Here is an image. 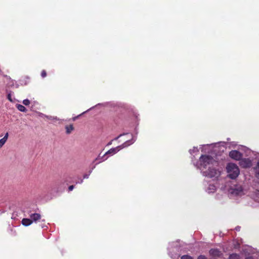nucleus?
Returning a JSON list of instances; mask_svg holds the SVG:
<instances>
[{
    "instance_id": "obj_22",
    "label": "nucleus",
    "mask_w": 259,
    "mask_h": 259,
    "mask_svg": "<svg viewBox=\"0 0 259 259\" xmlns=\"http://www.w3.org/2000/svg\"><path fill=\"white\" fill-rule=\"evenodd\" d=\"M122 136V135H120L119 136H118L117 137L115 138L114 140H117L120 137H121Z\"/></svg>"
},
{
    "instance_id": "obj_23",
    "label": "nucleus",
    "mask_w": 259,
    "mask_h": 259,
    "mask_svg": "<svg viewBox=\"0 0 259 259\" xmlns=\"http://www.w3.org/2000/svg\"><path fill=\"white\" fill-rule=\"evenodd\" d=\"M83 178L85 179V178H88V176L87 175H84L83 176Z\"/></svg>"
},
{
    "instance_id": "obj_16",
    "label": "nucleus",
    "mask_w": 259,
    "mask_h": 259,
    "mask_svg": "<svg viewBox=\"0 0 259 259\" xmlns=\"http://www.w3.org/2000/svg\"><path fill=\"white\" fill-rule=\"evenodd\" d=\"M23 104L25 106H28L30 104V101L28 99H25L23 101Z\"/></svg>"
},
{
    "instance_id": "obj_17",
    "label": "nucleus",
    "mask_w": 259,
    "mask_h": 259,
    "mask_svg": "<svg viewBox=\"0 0 259 259\" xmlns=\"http://www.w3.org/2000/svg\"><path fill=\"white\" fill-rule=\"evenodd\" d=\"M7 98L11 102H13V100L12 99V97H11V93H9L8 94V96H7Z\"/></svg>"
},
{
    "instance_id": "obj_18",
    "label": "nucleus",
    "mask_w": 259,
    "mask_h": 259,
    "mask_svg": "<svg viewBox=\"0 0 259 259\" xmlns=\"http://www.w3.org/2000/svg\"><path fill=\"white\" fill-rule=\"evenodd\" d=\"M197 259H207L204 255H200L198 257Z\"/></svg>"
},
{
    "instance_id": "obj_3",
    "label": "nucleus",
    "mask_w": 259,
    "mask_h": 259,
    "mask_svg": "<svg viewBox=\"0 0 259 259\" xmlns=\"http://www.w3.org/2000/svg\"><path fill=\"white\" fill-rule=\"evenodd\" d=\"M132 142L130 140H127L123 143L122 145L118 146L115 148H111L107 152H106L103 155V157H105L106 155L108 154H115L120 150L122 149L123 148L126 147L132 144Z\"/></svg>"
},
{
    "instance_id": "obj_20",
    "label": "nucleus",
    "mask_w": 259,
    "mask_h": 259,
    "mask_svg": "<svg viewBox=\"0 0 259 259\" xmlns=\"http://www.w3.org/2000/svg\"><path fill=\"white\" fill-rule=\"evenodd\" d=\"M74 188V186L73 185H71L69 187H68V190L69 191H72Z\"/></svg>"
},
{
    "instance_id": "obj_24",
    "label": "nucleus",
    "mask_w": 259,
    "mask_h": 259,
    "mask_svg": "<svg viewBox=\"0 0 259 259\" xmlns=\"http://www.w3.org/2000/svg\"><path fill=\"white\" fill-rule=\"evenodd\" d=\"M112 141H111L110 142H109L108 144V145H111L112 144Z\"/></svg>"
},
{
    "instance_id": "obj_7",
    "label": "nucleus",
    "mask_w": 259,
    "mask_h": 259,
    "mask_svg": "<svg viewBox=\"0 0 259 259\" xmlns=\"http://www.w3.org/2000/svg\"><path fill=\"white\" fill-rule=\"evenodd\" d=\"M31 220H32V222H36L38 220H39L41 219V215L39 213H34L31 214L30 215Z\"/></svg>"
},
{
    "instance_id": "obj_9",
    "label": "nucleus",
    "mask_w": 259,
    "mask_h": 259,
    "mask_svg": "<svg viewBox=\"0 0 259 259\" xmlns=\"http://www.w3.org/2000/svg\"><path fill=\"white\" fill-rule=\"evenodd\" d=\"M9 134L7 133L4 138L0 139V147H2L6 142L8 138Z\"/></svg>"
},
{
    "instance_id": "obj_1",
    "label": "nucleus",
    "mask_w": 259,
    "mask_h": 259,
    "mask_svg": "<svg viewBox=\"0 0 259 259\" xmlns=\"http://www.w3.org/2000/svg\"><path fill=\"white\" fill-rule=\"evenodd\" d=\"M228 177L231 179H236L239 175L240 171L238 167L234 163H228L226 167Z\"/></svg>"
},
{
    "instance_id": "obj_25",
    "label": "nucleus",
    "mask_w": 259,
    "mask_h": 259,
    "mask_svg": "<svg viewBox=\"0 0 259 259\" xmlns=\"http://www.w3.org/2000/svg\"><path fill=\"white\" fill-rule=\"evenodd\" d=\"M107 159V157H106V158H105L103 160V161H104V160H106V159Z\"/></svg>"
},
{
    "instance_id": "obj_21",
    "label": "nucleus",
    "mask_w": 259,
    "mask_h": 259,
    "mask_svg": "<svg viewBox=\"0 0 259 259\" xmlns=\"http://www.w3.org/2000/svg\"><path fill=\"white\" fill-rule=\"evenodd\" d=\"M78 116L73 117V118H72V120H73V121H75V120L78 118Z\"/></svg>"
},
{
    "instance_id": "obj_5",
    "label": "nucleus",
    "mask_w": 259,
    "mask_h": 259,
    "mask_svg": "<svg viewBox=\"0 0 259 259\" xmlns=\"http://www.w3.org/2000/svg\"><path fill=\"white\" fill-rule=\"evenodd\" d=\"M229 156L236 160H239L242 157V154L237 150H232L229 153Z\"/></svg>"
},
{
    "instance_id": "obj_13",
    "label": "nucleus",
    "mask_w": 259,
    "mask_h": 259,
    "mask_svg": "<svg viewBox=\"0 0 259 259\" xmlns=\"http://www.w3.org/2000/svg\"><path fill=\"white\" fill-rule=\"evenodd\" d=\"M255 171L256 174L259 176V160H258L257 165L255 168Z\"/></svg>"
},
{
    "instance_id": "obj_4",
    "label": "nucleus",
    "mask_w": 259,
    "mask_h": 259,
    "mask_svg": "<svg viewBox=\"0 0 259 259\" xmlns=\"http://www.w3.org/2000/svg\"><path fill=\"white\" fill-rule=\"evenodd\" d=\"M204 174L206 177L210 178H217L220 175V171L215 168L209 167Z\"/></svg>"
},
{
    "instance_id": "obj_2",
    "label": "nucleus",
    "mask_w": 259,
    "mask_h": 259,
    "mask_svg": "<svg viewBox=\"0 0 259 259\" xmlns=\"http://www.w3.org/2000/svg\"><path fill=\"white\" fill-rule=\"evenodd\" d=\"M200 165L204 168H206L208 165L216 162L214 159L209 155H202L199 159Z\"/></svg>"
},
{
    "instance_id": "obj_11",
    "label": "nucleus",
    "mask_w": 259,
    "mask_h": 259,
    "mask_svg": "<svg viewBox=\"0 0 259 259\" xmlns=\"http://www.w3.org/2000/svg\"><path fill=\"white\" fill-rule=\"evenodd\" d=\"M65 128L66 130V132L67 134H70L71 132L74 130V127L72 124L66 126Z\"/></svg>"
},
{
    "instance_id": "obj_8",
    "label": "nucleus",
    "mask_w": 259,
    "mask_h": 259,
    "mask_svg": "<svg viewBox=\"0 0 259 259\" xmlns=\"http://www.w3.org/2000/svg\"><path fill=\"white\" fill-rule=\"evenodd\" d=\"M22 224L24 226H28L32 223V221L31 219L24 218L21 221Z\"/></svg>"
},
{
    "instance_id": "obj_15",
    "label": "nucleus",
    "mask_w": 259,
    "mask_h": 259,
    "mask_svg": "<svg viewBox=\"0 0 259 259\" xmlns=\"http://www.w3.org/2000/svg\"><path fill=\"white\" fill-rule=\"evenodd\" d=\"M47 72L45 70H43L41 71V76L42 77V78H45L47 76Z\"/></svg>"
},
{
    "instance_id": "obj_10",
    "label": "nucleus",
    "mask_w": 259,
    "mask_h": 259,
    "mask_svg": "<svg viewBox=\"0 0 259 259\" xmlns=\"http://www.w3.org/2000/svg\"><path fill=\"white\" fill-rule=\"evenodd\" d=\"M16 107H17V108L18 109V110H19L20 111L23 112H26L27 111L26 108L22 105L17 104L16 105Z\"/></svg>"
},
{
    "instance_id": "obj_6",
    "label": "nucleus",
    "mask_w": 259,
    "mask_h": 259,
    "mask_svg": "<svg viewBox=\"0 0 259 259\" xmlns=\"http://www.w3.org/2000/svg\"><path fill=\"white\" fill-rule=\"evenodd\" d=\"M209 253L212 256L217 257H220L222 254L221 251L218 249H211L209 250Z\"/></svg>"
},
{
    "instance_id": "obj_19",
    "label": "nucleus",
    "mask_w": 259,
    "mask_h": 259,
    "mask_svg": "<svg viewBox=\"0 0 259 259\" xmlns=\"http://www.w3.org/2000/svg\"><path fill=\"white\" fill-rule=\"evenodd\" d=\"M104 157H103V156H101V154H100L99 155L98 157L97 158H96V159H95V161H97V160H100V159H102V158H103Z\"/></svg>"
},
{
    "instance_id": "obj_12",
    "label": "nucleus",
    "mask_w": 259,
    "mask_h": 259,
    "mask_svg": "<svg viewBox=\"0 0 259 259\" xmlns=\"http://www.w3.org/2000/svg\"><path fill=\"white\" fill-rule=\"evenodd\" d=\"M229 259H240V256L237 253H232L229 255Z\"/></svg>"
},
{
    "instance_id": "obj_14",
    "label": "nucleus",
    "mask_w": 259,
    "mask_h": 259,
    "mask_svg": "<svg viewBox=\"0 0 259 259\" xmlns=\"http://www.w3.org/2000/svg\"><path fill=\"white\" fill-rule=\"evenodd\" d=\"M181 259H193V257L189 255H184L181 257Z\"/></svg>"
}]
</instances>
